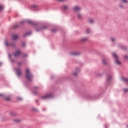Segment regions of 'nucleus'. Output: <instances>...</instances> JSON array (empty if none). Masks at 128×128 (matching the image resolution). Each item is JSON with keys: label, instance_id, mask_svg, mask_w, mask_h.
<instances>
[{"label": "nucleus", "instance_id": "obj_28", "mask_svg": "<svg viewBox=\"0 0 128 128\" xmlns=\"http://www.w3.org/2000/svg\"><path fill=\"white\" fill-rule=\"evenodd\" d=\"M112 42H114V38H111Z\"/></svg>", "mask_w": 128, "mask_h": 128}, {"label": "nucleus", "instance_id": "obj_8", "mask_svg": "<svg viewBox=\"0 0 128 128\" xmlns=\"http://www.w3.org/2000/svg\"><path fill=\"white\" fill-rule=\"evenodd\" d=\"M122 80L123 82H128V78H122Z\"/></svg>", "mask_w": 128, "mask_h": 128}, {"label": "nucleus", "instance_id": "obj_6", "mask_svg": "<svg viewBox=\"0 0 128 128\" xmlns=\"http://www.w3.org/2000/svg\"><path fill=\"white\" fill-rule=\"evenodd\" d=\"M12 36L14 40H18V36L16 34H13Z\"/></svg>", "mask_w": 128, "mask_h": 128}, {"label": "nucleus", "instance_id": "obj_22", "mask_svg": "<svg viewBox=\"0 0 128 128\" xmlns=\"http://www.w3.org/2000/svg\"><path fill=\"white\" fill-rule=\"evenodd\" d=\"M26 22H28V24H32V22L30 20H26Z\"/></svg>", "mask_w": 128, "mask_h": 128}, {"label": "nucleus", "instance_id": "obj_17", "mask_svg": "<svg viewBox=\"0 0 128 128\" xmlns=\"http://www.w3.org/2000/svg\"><path fill=\"white\" fill-rule=\"evenodd\" d=\"M102 63L103 64H106V60L103 59L102 60Z\"/></svg>", "mask_w": 128, "mask_h": 128}, {"label": "nucleus", "instance_id": "obj_40", "mask_svg": "<svg viewBox=\"0 0 128 128\" xmlns=\"http://www.w3.org/2000/svg\"><path fill=\"white\" fill-rule=\"evenodd\" d=\"M120 8H122V6H120Z\"/></svg>", "mask_w": 128, "mask_h": 128}, {"label": "nucleus", "instance_id": "obj_15", "mask_svg": "<svg viewBox=\"0 0 128 128\" xmlns=\"http://www.w3.org/2000/svg\"><path fill=\"white\" fill-rule=\"evenodd\" d=\"M94 20L92 19H89L88 20V22L90 23V24H92V22H94Z\"/></svg>", "mask_w": 128, "mask_h": 128}, {"label": "nucleus", "instance_id": "obj_11", "mask_svg": "<svg viewBox=\"0 0 128 128\" xmlns=\"http://www.w3.org/2000/svg\"><path fill=\"white\" fill-rule=\"evenodd\" d=\"M4 100H10V96H6L4 97Z\"/></svg>", "mask_w": 128, "mask_h": 128}, {"label": "nucleus", "instance_id": "obj_14", "mask_svg": "<svg viewBox=\"0 0 128 128\" xmlns=\"http://www.w3.org/2000/svg\"><path fill=\"white\" fill-rule=\"evenodd\" d=\"M15 122H20V120L19 119H16L14 120Z\"/></svg>", "mask_w": 128, "mask_h": 128}, {"label": "nucleus", "instance_id": "obj_41", "mask_svg": "<svg viewBox=\"0 0 128 128\" xmlns=\"http://www.w3.org/2000/svg\"><path fill=\"white\" fill-rule=\"evenodd\" d=\"M15 28H18V26H16Z\"/></svg>", "mask_w": 128, "mask_h": 128}, {"label": "nucleus", "instance_id": "obj_37", "mask_svg": "<svg viewBox=\"0 0 128 128\" xmlns=\"http://www.w3.org/2000/svg\"><path fill=\"white\" fill-rule=\"evenodd\" d=\"M9 57L10 58H11L10 54H9Z\"/></svg>", "mask_w": 128, "mask_h": 128}, {"label": "nucleus", "instance_id": "obj_7", "mask_svg": "<svg viewBox=\"0 0 128 128\" xmlns=\"http://www.w3.org/2000/svg\"><path fill=\"white\" fill-rule=\"evenodd\" d=\"M71 54L72 56H78L80 54H78V52H71Z\"/></svg>", "mask_w": 128, "mask_h": 128}, {"label": "nucleus", "instance_id": "obj_2", "mask_svg": "<svg viewBox=\"0 0 128 128\" xmlns=\"http://www.w3.org/2000/svg\"><path fill=\"white\" fill-rule=\"evenodd\" d=\"M52 94H47L44 96H42V100H46L47 98H52Z\"/></svg>", "mask_w": 128, "mask_h": 128}, {"label": "nucleus", "instance_id": "obj_18", "mask_svg": "<svg viewBox=\"0 0 128 128\" xmlns=\"http://www.w3.org/2000/svg\"><path fill=\"white\" fill-rule=\"evenodd\" d=\"M63 9L64 10H68V6H63Z\"/></svg>", "mask_w": 128, "mask_h": 128}, {"label": "nucleus", "instance_id": "obj_16", "mask_svg": "<svg viewBox=\"0 0 128 128\" xmlns=\"http://www.w3.org/2000/svg\"><path fill=\"white\" fill-rule=\"evenodd\" d=\"M88 40V38H82L81 40V42H86V40Z\"/></svg>", "mask_w": 128, "mask_h": 128}, {"label": "nucleus", "instance_id": "obj_26", "mask_svg": "<svg viewBox=\"0 0 128 128\" xmlns=\"http://www.w3.org/2000/svg\"><path fill=\"white\" fill-rule=\"evenodd\" d=\"M124 58L125 60H128V56H124Z\"/></svg>", "mask_w": 128, "mask_h": 128}, {"label": "nucleus", "instance_id": "obj_5", "mask_svg": "<svg viewBox=\"0 0 128 128\" xmlns=\"http://www.w3.org/2000/svg\"><path fill=\"white\" fill-rule=\"evenodd\" d=\"M73 10H74V12H78V10H80V8L78 6H75L72 8Z\"/></svg>", "mask_w": 128, "mask_h": 128}, {"label": "nucleus", "instance_id": "obj_4", "mask_svg": "<svg viewBox=\"0 0 128 128\" xmlns=\"http://www.w3.org/2000/svg\"><path fill=\"white\" fill-rule=\"evenodd\" d=\"M14 56H16V58L18 56H20V51L18 50L14 52Z\"/></svg>", "mask_w": 128, "mask_h": 128}, {"label": "nucleus", "instance_id": "obj_38", "mask_svg": "<svg viewBox=\"0 0 128 128\" xmlns=\"http://www.w3.org/2000/svg\"><path fill=\"white\" fill-rule=\"evenodd\" d=\"M0 66H2V63L0 62Z\"/></svg>", "mask_w": 128, "mask_h": 128}, {"label": "nucleus", "instance_id": "obj_13", "mask_svg": "<svg viewBox=\"0 0 128 128\" xmlns=\"http://www.w3.org/2000/svg\"><path fill=\"white\" fill-rule=\"evenodd\" d=\"M31 8H38V6L36 4H33L31 6Z\"/></svg>", "mask_w": 128, "mask_h": 128}, {"label": "nucleus", "instance_id": "obj_20", "mask_svg": "<svg viewBox=\"0 0 128 128\" xmlns=\"http://www.w3.org/2000/svg\"><path fill=\"white\" fill-rule=\"evenodd\" d=\"M116 62L117 64H120V62L118 60H116Z\"/></svg>", "mask_w": 128, "mask_h": 128}, {"label": "nucleus", "instance_id": "obj_34", "mask_svg": "<svg viewBox=\"0 0 128 128\" xmlns=\"http://www.w3.org/2000/svg\"><path fill=\"white\" fill-rule=\"evenodd\" d=\"M26 34L28 36L29 34H30V33H27Z\"/></svg>", "mask_w": 128, "mask_h": 128}, {"label": "nucleus", "instance_id": "obj_30", "mask_svg": "<svg viewBox=\"0 0 128 128\" xmlns=\"http://www.w3.org/2000/svg\"><path fill=\"white\" fill-rule=\"evenodd\" d=\"M18 66H20V64H22V63H21L20 62H18Z\"/></svg>", "mask_w": 128, "mask_h": 128}, {"label": "nucleus", "instance_id": "obj_19", "mask_svg": "<svg viewBox=\"0 0 128 128\" xmlns=\"http://www.w3.org/2000/svg\"><path fill=\"white\" fill-rule=\"evenodd\" d=\"M4 10V6L0 4V10L2 11Z\"/></svg>", "mask_w": 128, "mask_h": 128}, {"label": "nucleus", "instance_id": "obj_24", "mask_svg": "<svg viewBox=\"0 0 128 128\" xmlns=\"http://www.w3.org/2000/svg\"><path fill=\"white\" fill-rule=\"evenodd\" d=\"M128 92V88L124 89V92Z\"/></svg>", "mask_w": 128, "mask_h": 128}, {"label": "nucleus", "instance_id": "obj_33", "mask_svg": "<svg viewBox=\"0 0 128 128\" xmlns=\"http://www.w3.org/2000/svg\"><path fill=\"white\" fill-rule=\"evenodd\" d=\"M22 46H25L24 43H23V44H22Z\"/></svg>", "mask_w": 128, "mask_h": 128}, {"label": "nucleus", "instance_id": "obj_31", "mask_svg": "<svg viewBox=\"0 0 128 128\" xmlns=\"http://www.w3.org/2000/svg\"><path fill=\"white\" fill-rule=\"evenodd\" d=\"M4 96V94H0V97Z\"/></svg>", "mask_w": 128, "mask_h": 128}, {"label": "nucleus", "instance_id": "obj_32", "mask_svg": "<svg viewBox=\"0 0 128 128\" xmlns=\"http://www.w3.org/2000/svg\"><path fill=\"white\" fill-rule=\"evenodd\" d=\"M64 0H58V2H64Z\"/></svg>", "mask_w": 128, "mask_h": 128}, {"label": "nucleus", "instance_id": "obj_25", "mask_svg": "<svg viewBox=\"0 0 128 128\" xmlns=\"http://www.w3.org/2000/svg\"><path fill=\"white\" fill-rule=\"evenodd\" d=\"M51 32H56V29H52Z\"/></svg>", "mask_w": 128, "mask_h": 128}, {"label": "nucleus", "instance_id": "obj_27", "mask_svg": "<svg viewBox=\"0 0 128 128\" xmlns=\"http://www.w3.org/2000/svg\"><path fill=\"white\" fill-rule=\"evenodd\" d=\"M90 29H87V30H86V33H87V34H90Z\"/></svg>", "mask_w": 128, "mask_h": 128}, {"label": "nucleus", "instance_id": "obj_35", "mask_svg": "<svg viewBox=\"0 0 128 128\" xmlns=\"http://www.w3.org/2000/svg\"><path fill=\"white\" fill-rule=\"evenodd\" d=\"M24 21H22L21 22V24H24Z\"/></svg>", "mask_w": 128, "mask_h": 128}, {"label": "nucleus", "instance_id": "obj_1", "mask_svg": "<svg viewBox=\"0 0 128 128\" xmlns=\"http://www.w3.org/2000/svg\"><path fill=\"white\" fill-rule=\"evenodd\" d=\"M26 78L29 82H30L32 78V73L30 72V70L28 68L26 69Z\"/></svg>", "mask_w": 128, "mask_h": 128}, {"label": "nucleus", "instance_id": "obj_9", "mask_svg": "<svg viewBox=\"0 0 128 128\" xmlns=\"http://www.w3.org/2000/svg\"><path fill=\"white\" fill-rule=\"evenodd\" d=\"M77 16H78V18H82V15L80 14V13H78V14H77Z\"/></svg>", "mask_w": 128, "mask_h": 128}, {"label": "nucleus", "instance_id": "obj_36", "mask_svg": "<svg viewBox=\"0 0 128 128\" xmlns=\"http://www.w3.org/2000/svg\"><path fill=\"white\" fill-rule=\"evenodd\" d=\"M18 100H22V98H18Z\"/></svg>", "mask_w": 128, "mask_h": 128}, {"label": "nucleus", "instance_id": "obj_39", "mask_svg": "<svg viewBox=\"0 0 128 128\" xmlns=\"http://www.w3.org/2000/svg\"><path fill=\"white\" fill-rule=\"evenodd\" d=\"M110 78H108V80H110Z\"/></svg>", "mask_w": 128, "mask_h": 128}, {"label": "nucleus", "instance_id": "obj_3", "mask_svg": "<svg viewBox=\"0 0 128 128\" xmlns=\"http://www.w3.org/2000/svg\"><path fill=\"white\" fill-rule=\"evenodd\" d=\"M16 72L17 76H20L22 74V70H20V68H18L16 70Z\"/></svg>", "mask_w": 128, "mask_h": 128}, {"label": "nucleus", "instance_id": "obj_21", "mask_svg": "<svg viewBox=\"0 0 128 128\" xmlns=\"http://www.w3.org/2000/svg\"><path fill=\"white\" fill-rule=\"evenodd\" d=\"M5 44H6V46H12V44H8L7 42H6Z\"/></svg>", "mask_w": 128, "mask_h": 128}, {"label": "nucleus", "instance_id": "obj_10", "mask_svg": "<svg viewBox=\"0 0 128 128\" xmlns=\"http://www.w3.org/2000/svg\"><path fill=\"white\" fill-rule=\"evenodd\" d=\"M46 26H44L42 28H40L39 29V30H46Z\"/></svg>", "mask_w": 128, "mask_h": 128}, {"label": "nucleus", "instance_id": "obj_29", "mask_svg": "<svg viewBox=\"0 0 128 128\" xmlns=\"http://www.w3.org/2000/svg\"><path fill=\"white\" fill-rule=\"evenodd\" d=\"M74 76H77L78 74L76 72L73 73Z\"/></svg>", "mask_w": 128, "mask_h": 128}, {"label": "nucleus", "instance_id": "obj_23", "mask_svg": "<svg viewBox=\"0 0 128 128\" xmlns=\"http://www.w3.org/2000/svg\"><path fill=\"white\" fill-rule=\"evenodd\" d=\"M122 2H124V4H126L128 2L127 0H122Z\"/></svg>", "mask_w": 128, "mask_h": 128}, {"label": "nucleus", "instance_id": "obj_12", "mask_svg": "<svg viewBox=\"0 0 128 128\" xmlns=\"http://www.w3.org/2000/svg\"><path fill=\"white\" fill-rule=\"evenodd\" d=\"M112 56H113L114 58H116V60H117L118 56H116V54L113 53Z\"/></svg>", "mask_w": 128, "mask_h": 128}]
</instances>
